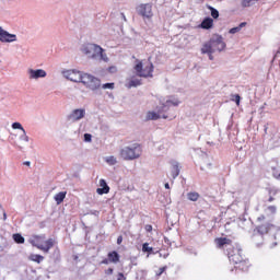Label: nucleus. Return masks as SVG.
<instances>
[{
  "instance_id": "obj_1",
  "label": "nucleus",
  "mask_w": 280,
  "mask_h": 280,
  "mask_svg": "<svg viewBox=\"0 0 280 280\" xmlns=\"http://www.w3.org/2000/svg\"><path fill=\"white\" fill-rule=\"evenodd\" d=\"M177 106V104L167 101L165 104H162L161 106L156 107V112H148L147 113V119L149 121H156V119H176V112L168 113L170 106Z\"/></svg>"
},
{
  "instance_id": "obj_2",
  "label": "nucleus",
  "mask_w": 280,
  "mask_h": 280,
  "mask_svg": "<svg viewBox=\"0 0 280 280\" xmlns=\"http://www.w3.org/2000/svg\"><path fill=\"white\" fill-rule=\"evenodd\" d=\"M143 154V149L141 144L133 143L131 145H127L119 151V156L122 161H137V159H141Z\"/></svg>"
},
{
  "instance_id": "obj_3",
  "label": "nucleus",
  "mask_w": 280,
  "mask_h": 280,
  "mask_svg": "<svg viewBox=\"0 0 280 280\" xmlns=\"http://www.w3.org/2000/svg\"><path fill=\"white\" fill-rule=\"evenodd\" d=\"M30 244L32 246H35V248H38V250H43V253H49L51 248H54L55 241L54 238H45V235H33L28 240Z\"/></svg>"
},
{
  "instance_id": "obj_4",
  "label": "nucleus",
  "mask_w": 280,
  "mask_h": 280,
  "mask_svg": "<svg viewBox=\"0 0 280 280\" xmlns=\"http://www.w3.org/2000/svg\"><path fill=\"white\" fill-rule=\"evenodd\" d=\"M133 69L138 78H153L152 73H154V65L150 59L148 61L137 60Z\"/></svg>"
},
{
  "instance_id": "obj_5",
  "label": "nucleus",
  "mask_w": 280,
  "mask_h": 280,
  "mask_svg": "<svg viewBox=\"0 0 280 280\" xmlns=\"http://www.w3.org/2000/svg\"><path fill=\"white\" fill-rule=\"evenodd\" d=\"M81 84H83V86L86 89H90V91H97L98 89H102V81L89 73H83Z\"/></svg>"
},
{
  "instance_id": "obj_6",
  "label": "nucleus",
  "mask_w": 280,
  "mask_h": 280,
  "mask_svg": "<svg viewBox=\"0 0 280 280\" xmlns=\"http://www.w3.org/2000/svg\"><path fill=\"white\" fill-rule=\"evenodd\" d=\"M81 84H83V86L86 89H90V91H97L98 89H102V81L89 73H83Z\"/></svg>"
},
{
  "instance_id": "obj_7",
  "label": "nucleus",
  "mask_w": 280,
  "mask_h": 280,
  "mask_svg": "<svg viewBox=\"0 0 280 280\" xmlns=\"http://www.w3.org/2000/svg\"><path fill=\"white\" fill-rule=\"evenodd\" d=\"M82 52L88 56V58H92V60H97V58H100V54H102V47L95 44H85L82 47Z\"/></svg>"
},
{
  "instance_id": "obj_8",
  "label": "nucleus",
  "mask_w": 280,
  "mask_h": 280,
  "mask_svg": "<svg viewBox=\"0 0 280 280\" xmlns=\"http://www.w3.org/2000/svg\"><path fill=\"white\" fill-rule=\"evenodd\" d=\"M137 12L139 16H142L144 20L147 19V21H152V18L154 16L152 3H141L137 7Z\"/></svg>"
},
{
  "instance_id": "obj_9",
  "label": "nucleus",
  "mask_w": 280,
  "mask_h": 280,
  "mask_svg": "<svg viewBox=\"0 0 280 280\" xmlns=\"http://www.w3.org/2000/svg\"><path fill=\"white\" fill-rule=\"evenodd\" d=\"M210 45H212L213 51H224L226 49V43L224 42V37L219 34H213L210 38Z\"/></svg>"
},
{
  "instance_id": "obj_10",
  "label": "nucleus",
  "mask_w": 280,
  "mask_h": 280,
  "mask_svg": "<svg viewBox=\"0 0 280 280\" xmlns=\"http://www.w3.org/2000/svg\"><path fill=\"white\" fill-rule=\"evenodd\" d=\"M228 257L231 264H234V266H237L238 262L244 259V256L242 255V249L235 247H232L228 250Z\"/></svg>"
},
{
  "instance_id": "obj_11",
  "label": "nucleus",
  "mask_w": 280,
  "mask_h": 280,
  "mask_svg": "<svg viewBox=\"0 0 280 280\" xmlns=\"http://www.w3.org/2000/svg\"><path fill=\"white\" fill-rule=\"evenodd\" d=\"M84 73L78 70H66L63 71V77L67 78V80H70V82H82V77Z\"/></svg>"
},
{
  "instance_id": "obj_12",
  "label": "nucleus",
  "mask_w": 280,
  "mask_h": 280,
  "mask_svg": "<svg viewBox=\"0 0 280 280\" xmlns=\"http://www.w3.org/2000/svg\"><path fill=\"white\" fill-rule=\"evenodd\" d=\"M0 40L1 43H14L16 40V35L10 34L0 26Z\"/></svg>"
},
{
  "instance_id": "obj_13",
  "label": "nucleus",
  "mask_w": 280,
  "mask_h": 280,
  "mask_svg": "<svg viewBox=\"0 0 280 280\" xmlns=\"http://www.w3.org/2000/svg\"><path fill=\"white\" fill-rule=\"evenodd\" d=\"M85 115H86V110L85 109H74L68 116V119H69V121H80V119H84Z\"/></svg>"
},
{
  "instance_id": "obj_14",
  "label": "nucleus",
  "mask_w": 280,
  "mask_h": 280,
  "mask_svg": "<svg viewBox=\"0 0 280 280\" xmlns=\"http://www.w3.org/2000/svg\"><path fill=\"white\" fill-rule=\"evenodd\" d=\"M214 244L217 245V248H224V246H231L233 241L228 237H217Z\"/></svg>"
},
{
  "instance_id": "obj_15",
  "label": "nucleus",
  "mask_w": 280,
  "mask_h": 280,
  "mask_svg": "<svg viewBox=\"0 0 280 280\" xmlns=\"http://www.w3.org/2000/svg\"><path fill=\"white\" fill-rule=\"evenodd\" d=\"M270 229H272V224L269 222L256 226V231L259 235H268V233H270Z\"/></svg>"
},
{
  "instance_id": "obj_16",
  "label": "nucleus",
  "mask_w": 280,
  "mask_h": 280,
  "mask_svg": "<svg viewBox=\"0 0 280 280\" xmlns=\"http://www.w3.org/2000/svg\"><path fill=\"white\" fill-rule=\"evenodd\" d=\"M100 187L102 188L96 189V194H98V196H104V194L110 192V187L106 183V179H100Z\"/></svg>"
},
{
  "instance_id": "obj_17",
  "label": "nucleus",
  "mask_w": 280,
  "mask_h": 280,
  "mask_svg": "<svg viewBox=\"0 0 280 280\" xmlns=\"http://www.w3.org/2000/svg\"><path fill=\"white\" fill-rule=\"evenodd\" d=\"M234 268L241 272H248V268H250V261H248L246 258H243L241 262L234 266Z\"/></svg>"
},
{
  "instance_id": "obj_18",
  "label": "nucleus",
  "mask_w": 280,
  "mask_h": 280,
  "mask_svg": "<svg viewBox=\"0 0 280 280\" xmlns=\"http://www.w3.org/2000/svg\"><path fill=\"white\" fill-rule=\"evenodd\" d=\"M47 72L43 69H37V70H30V78L31 80H38V78H46Z\"/></svg>"
},
{
  "instance_id": "obj_19",
  "label": "nucleus",
  "mask_w": 280,
  "mask_h": 280,
  "mask_svg": "<svg viewBox=\"0 0 280 280\" xmlns=\"http://www.w3.org/2000/svg\"><path fill=\"white\" fill-rule=\"evenodd\" d=\"M141 84H142L141 79L137 77H131L130 79L127 80L126 88L133 89L137 86H141Z\"/></svg>"
},
{
  "instance_id": "obj_20",
  "label": "nucleus",
  "mask_w": 280,
  "mask_h": 280,
  "mask_svg": "<svg viewBox=\"0 0 280 280\" xmlns=\"http://www.w3.org/2000/svg\"><path fill=\"white\" fill-rule=\"evenodd\" d=\"M179 174H180V165L177 162H175L172 164V167H171V176L173 179H175V178H178Z\"/></svg>"
},
{
  "instance_id": "obj_21",
  "label": "nucleus",
  "mask_w": 280,
  "mask_h": 280,
  "mask_svg": "<svg viewBox=\"0 0 280 280\" xmlns=\"http://www.w3.org/2000/svg\"><path fill=\"white\" fill-rule=\"evenodd\" d=\"M201 54H215L214 50H213V46L211 45L210 39L202 45Z\"/></svg>"
},
{
  "instance_id": "obj_22",
  "label": "nucleus",
  "mask_w": 280,
  "mask_h": 280,
  "mask_svg": "<svg viewBox=\"0 0 280 280\" xmlns=\"http://www.w3.org/2000/svg\"><path fill=\"white\" fill-rule=\"evenodd\" d=\"M200 27L202 30H211V27H213V19L211 18H206L201 24H200Z\"/></svg>"
},
{
  "instance_id": "obj_23",
  "label": "nucleus",
  "mask_w": 280,
  "mask_h": 280,
  "mask_svg": "<svg viewBox=\"0 0 280 280\" xmlns=\"http://www.w3.org/2000/svg\"><path fill=\"white\" fill-rule=\"evenodd\" d=\"M12 128H13V130H22L23 136H24V141H30V138L25 133V128H23V125H21V122H13Z\"/></svg>"
},
{
  "instance_id": "obj_24",
  "label": "nucleus",
  "mask_w": 280,
  "mask_h": 280,
  "mask_svg": "<svg viewBox=\"0 0 280 280\" xmlns=\"http://www.w3.org/2000/svg\"><path fill=\"white\" fill-rule=\"evenodd\" d=\"M107 257H108L110 264H118V261H119V254L116 250L109 252L107 254Z\"/></svg>"
},
{
  "instance_id": "obj_25",
  "label": "nucleus",
  "mask_w": 280,
  "mask_h": 280,
  "mask_svg": "<svg viewBox=\"0 0 280 280\" xmlns=\"http://www.w3.org/2000/svg\"><path fill=\"white\" fill-rule=\"evenodd\" d=\"M65 198H67V191H60L55 195V200L57 205H62V202H65Z\"/></svg>"
},
{
  "instance_id": "obj_26",
  "label": "nucleus",
  "mask_w": 280,
  "mask_h": 280,
  "mask_svg": "<svg viewBox=\"0 0 280 280\" xmlns=\"http://www.w3.org/2000/svg\"><path fill=\"white\" fill-rule=\"evenodd\" d=\"M30 261H35V264H40L45 257L38 254H31L28 256Z\"/></svg>"
},
{
  "instance_id": "obj_27",
  "label": "nucleus",
  "mask_w": 280,
  "mask_h": 280,
  "mask_svg": "<svg viewBox=\"0 0 280 280\" xmlns=\"http://www.w3.org/2000/svg\"><path fill=\"white\" fill-rule=\"evenodd\" d=\"M187 198L191 202H198V199L200 198V194H198L196 191H190V192L187 194Z\"/></svg>"
},
{
  "instance_id": "obj_28",
  "label": "nucleus",
  "mask_w": 280,
  "mask_h": 280,
  "mask_svg": "<svg viewBox=\"0 0 280 280\" xmlns=\"http://www.w3.org/2000/svg\"><path fill=\"white\" fill-rule=\"evenodd\" d=\"M13 240L15 244H25V237L20 233L13 234Z\"/></svg>"
},
{
  "instance_id": "obj_29",
  "label": "nucleus",
  "mask_w": 280,
  "mask_h": 280,
  "mask_svg": "<svg viewBox=\"0 0 280 280\" xmlns=\"http://www.w3.org/2000/svg\"><path fill=\"white\" fill-rule=\"evenodd\" d=\"M154 248L150 246V243L142 244V253H148L149 255H152Z\"/></svg>"
},
{
  "instance_id": "obj_30",
  "label": "nucleus",
  "mask_w": 280,
  "mask_h": 280,
  "mask_svg": "<svg viewBox=\"0 0 280 280\" xmlns=\"http://www.w3.org/2000/svg\"><path fill=\"white\" fill-rule=\"evenodd\" d=\"M208 10H210L212 19L220 18V12L218 11V9H215L213 7H208Z\"/></svg>"
},
{
  "instance_id": "obj_31",
  "label": "nucleus",
  "mask_w": 280,
  "mask_h": 280,
  "mask_svg": "<svg viewBox=\"0 0 280 280\" xmlns=\"http://www.w3.org/2000/svg\"><path fill=\"white\" fill-rule=\"evenodd\" d=\"M253 1H259V0H242L241 5L242 8H250L253 5Z\"/></svg>"
},
{
  "instance_id": "obj_32",
  "label": "nucleus",
  "mask_w": 280,
  "mask_h": 280,
  "mask_svg": "<svg viewBox=\"0 0 280 280\" xmlns=\"http://www.w3.org/2000/svg\"><path fill=\"white\" fill-rule=\"evenodd\" d=\"M100 60H103L104 62H108V56L104 52V48H102L101 52L98 54Z\"/></svg>"
},
{
  "instance_id": "obj_33",
  "label": "nucleus",
  "mask_w": 280,
  "mask_h": 280,
  "mask_svg": "<svg viewBox=\"0 0 280 280\" xmlns=\"http://www.w3.org/2000/svg\"><path fill=\"white\" fill-rule=\"evenodd\" d=\"M106 163H108L109 165H117V159L115 156H108L106 158Z\"/></svg>"
},
{
  "instance_id": "obj_34",
  "label": "nucleus",
  "mask_w": 280,
  "mask_h": 280,
  "mask_svg": "<svg viewBox=\"0 0 280 280\" xmlns=\"http://www.w3.org/2000/svg\"><path fill=\"white\" fill-rule=\"evenodd\" d=\"M241 100L242 97L240 96V94L232 95V102H235L236 106H240Z\"/></svg>"
},
{
  "instance_id": "obj_35",
  "label": "nucleus",
  "mask_w": 280,
  "mask_h": 280,
  "mask_svg": "<svg viewBox=\"0 0 280 280\" xmlns=\"http://www.w3.org/2000/svg\"><path fill=\"white\" fill-rule=\"evenodd\" d=\"M237 32H242V26H236L229 31L230 34H237Z\"/></svg>"
},
{
  "instance_id": "obj_36",
  "label": "nucleus",
  "mask_w": 280,
  "mask_h": 280,
  "mask_svg": "<svg viewBox=\"0 0 280 280\" xmlns=\"http://www.w3.org/2000/svg\"><path fill=\"white\" fill-rule=\"evenodd\" d=\"M102 89H109L113 91V89H115V83H105L102 85Z\"/></svg>"
},
{
  "instance_id": "obj_37",
  "label": "nucleus",
  "mask_w": 280,
  "mask_h": 280,
  "mask_svg": "<svg viewBox=\"0 0 280 280\" xmlns=\"http://www.w3.org/2000/svg\"><path fill=\"white\" fill-rule=\"evenodd\" d=\"M165 270H167V266L161 267L159 269V271L156 272V277H161V275H163V272H165Z\"/></svg>"
},
{
  "instance_id": "obj_38",
  "label": "nucleus",
  "mask_w": 280,
  "mask_h": 280,
  "mask_svg": "<svg viewBox=\"0 0 280 280\" xmlns=\"http://www.w3.org/2000/svg\"><path fill=\"white\" fill-rule=\"evenodd\" d=\"M92 136L91 133H85L84 135V141L91 142Z\"/></svg>"
},
{
  "instance_id": "obj_39",
  "label": "nucleus",
  "mask_w": 280,
  "mask_h": 280,
  "mask_svg": "<svg viewBox=\"0 0 280 280\" xmlns=\"http://www.w3.org/2000/svg\"><path fill=\"white\" fill-rule=\"evenodd\" d=\"M268 210H269L271 213H277V207H275V206H269V207H268Z\"/></svg>"
},
{
  "instance_id": "obj_40",
  "label": "nucleus",
  "mask_w": 280,
  "mask_h": 280,
  "mask_svg": "<svg viewBox=\"0 0 280 280\" xmlns=\"http://www.w3.org/2000/svg\"><path fill=\"white\" fill-rule=\"evenodd\" d=\"M144 229H145L147 233H152V225L147 224V225L144 226Z\"/></svg>"
},
{
  "instance_id": "obj_41",
  "label": "nucleus",
  "mask_w": 280,
  "mask_h": 280,
  "mask_svg": "<svg viewBox=\"0 0 280 280\" xmlns=\"http://www.w3.org/2000/svg\"><path fill=\"white\" fill-rule=\"evenodd\" d=\"M101 264H104L105 266H108V264H110V259L109 258H105L101 261Z\"/></svg>"
},
{
  "instance_id": "obj_42",
  "label": "nucleus",
  "mask_w": 280,
  "mask_h": 280,
  "mask_svg": "<svg viewBox=\"0 0 280 280\" xmlns=\"http://www.w3.org/2000/svg\"><path fill=\"white\" fill-rule=\"evenodd\" d=\"M117 280H126V276H124V273L119 272Z\"/></svg>"
},
{
  "instance_id": "obj_43",
  "label": "nucleus",
  "mask_w": 280,
  "mask_h": 280,
  "mask_svg": "<svg viewBox=\"0 0 280 280\" xmlns=\"http://www.w3.org/2000/svg\"><path fill=\"white\" fill-rule=\"evenodd\" d=\"M264 220H266V217L264 214L257 218V222H264Z\"/></svg>"
},
{
  "instance_id": "obj_44",
  "label": "nucleus",
  "mask_w": 280,
  "mask_h": 280,
  "mask_svg": "<svg viewBox=\"0 0 280 280\" xmlns=\"http://www.w3.org/2000/svg\"><path fill=\"white\" fill-rule=\"evenodd\" d=\"M114 269L113 268H108L107 270H105V275H113Z\"/></svg>"
},
{
  "instance_id": "obj_45",
  "label": "nucleus",
  "mask_w": 280,
  "mask_h": 280,
  "mask_svg": "<svg viewBox=\"0 0 280 280\" xmlns=\"http://www.w3.org/2000/svg\"><path fill=\"white\" fill-rule=\"evenodd\" d=\"M121 242H124V236H118L117 244L119 245V244H121Z\"/></svg>"
},
{
  "instance_id": "obj_46",
  "label": "nucleus",
  "mask_w": 280,
  "mask_h": 280,
  "mask_svg": "<svg viewBox=\"0 0 280 280\" xmlns=\"http://www.w3.org/2000/svg\"><path fill=\"white\" fill-rule=\"evenodd\" d=\"M238 27H241V30H242V27H246V22L241 23V24L238 25Z\"/></svg>"
},
{
  "instance_id": "obj_47",
  "label": "nucleus",
  "mask_w": 280,
  "mask_h": 280,
  "mask_svg": "<svg viewBox=\"0 0 280 280\" xmlns=\"http://www.w3.org/2000/svg\"><path fill=\"white\" fill-rule=\"evenodd\" d=\"M209 60H213V54H208Z\"/></svg>"
},
{
  "instance_id": "obj_48",
  "label": "nucleus",
  "mask_w": 280,
  "mask_h": 280,
  "mask_svg": "<svg viewBox=\"0 0 280 280\" xmlns=\"http://www.w3.org/2000/svg\"><path fill=\"white\" fill-rule=\"evenodd\" d=\"M164 187H165V189H170V183H166V184L164 185Z\"/></svg>"
},
{
  "instance_id": "obj_49",
  "label": "nucleus",
  "mask_w": 280,
  "mask_h": 280,
  "mask_svg": "<svg viewBox=\"0 0 280 280\" xmlns=\"http://www.w3.org/2000/svg\"><path fill=\"white\" fill-rule=\"evenodd\" d=\"M24 165L30 166L31 165L30 161L24 162Z\"/></svg>"
},
{
  "instance_id": "obj_50",
  "label": "nucleus",
  "mask_w": 280,
  "mask_h": 280,
  "mask_svg": "<svg viewBox=\"0 0 280 280\" xmlns=\"http://www.w3.org/2000/svg\"><path fill=\"white\" fill-rule=\"evenodd\" d=\"M272 200H275L273 197H270V198L268 199L269 202H272Z\"/></svg>"
},
{
  "instance_id": "obj_51",
  "label": "nucleus",
  "mask_w": 280,
  "mask_h": 280,
  "mask_svg": "<svg viewBox=\"0 0 280 280\" xmlns=\"http://www.w3.org/2000/svg\"><path fill=\"white\" fill-rule=\"evenodd\" d=\"M3 217H4V220H5V218H7V214L4 213V214H3Z\"/></svg>"
}]
</instances>
